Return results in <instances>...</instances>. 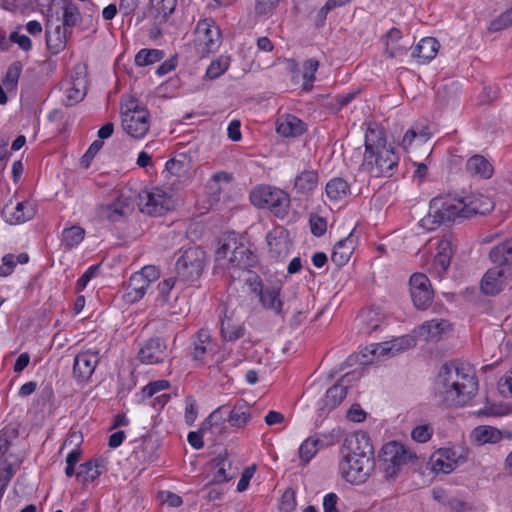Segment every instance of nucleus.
I'll list each match as a JSON object with an SVG mask.
<instances>
[{"mask_svg": "<svg viewBox=\"0 0 512 512\" xmlns=\"http://www.w3.org/2000/svg\"><path fill=\"white\" fill-rule=\"evenodd\" d=\"M478 391L475 370L469 365L452 361L440 368L435 380V393L447 406H464Z\"/></svg>", "mask_w": 512, "mask_h": 512, "instance_id": "obj_1", "label": "nucleus"}, {"mask_svg": "<svg viewBox=\"0 0 512 512\" xmlns=\"http://www.w3.org/2000/svg\"><path fill=\"white\" fill-rule=\"evenodd\" d=\"M365 152L362 166L374 177H391L399 162V156L391 145H387L383 128L369 124L365 132Z\"/></svg>", "mask_w": 512, "mask_h": 512, "instance_id": "obj_2", "label": "nucleus"}, {"mask_svg": "<svg viewBox=\"0 0 512 512\" xmlns=\"http://www.w3.org/2000/svg\"><path fill=\"white\" fill-rule=\"evenodd\" d=\"M462 198L447 194L434 197L430 201L428 214L421 219L420 226L434 230L439 225L463 219Z\"/></svg>", "mask_w": 512, "mask_h": 512, "instance_id": "obj_3", "label": "nucleus"}, {"mask_svg": "<svg viewBox=\"0 0 512 512\" xmlns=\"http://www.w3.org/2000/svg\"><path fill=\"white\" fill-rule=\"evenodd\" d=\"M416 459L413 452L396 441L383 445L378 455L379 468L387 480L395 479L404 465Z\"/></svg>", "mask_w": 512, "mask_h": 512, "instance_id": "obj_4", "label": "nucleus"}, {"mask_svg": "<svg viewBox=\"0 0 512 512\" xmlns=\"http://www.w3.org/2000/svg\"><path fill=\"white\" fill-rule=\"evenodd\" d=\"M221 44V32L211 18L200 20L194 31L191 48L194 50L195 60H201L208 54L215 52Z\"/></svg>", "mask_w": 512, "mask_h": 512, "instance_id": "obj_5", "label": "nucleus"}, {"mask_svg": "<svg viewBox=\"0 0 512 512\" xmlns=\"http://www.w3.org/2000/svg\"><path fill=\"white\" fill-rule=\"evenodd\" d=\"M250 199L253 205L269 209L277 218L283 219L288 215L290 197L279 188L259 186L251 192Z\"/></svg>", "mask_w": 512, "mask_h": 512, "instance_id": "obj_6", "label": "nucleus"}, {"mask_svg": "<svg viewBox=\"0 0 512 512\" xmlns=\"http://www.w3.org/2000/svg\"><path fill=\"white\" fill-rule=\"evenodd\" d=\"M375 468L374 457L343 455L340 462L342 476L350 483H364Z\"/></svg>", "mask_w": 512, "mask_h": 512, "instance_id": "obj_7", "label": "nucleus"}, {"mask_svg": "<svg viewBox=\"0 0 512 512\" xmlns=\"http://www.w3.org/2000/svg\"><path fill=\"white\" fill-rule=\"evenodd\" d=\"M205 252L200 247H190L182 252L176 261V273L185 281L195 280L202 274Z\"/></svg>", "mask_w": 512, "mask_h": 512, "instance_id": "obj_8", "label": "nucleus"}, {"mask_svg": "<svg viewBox=\"0 0 512 512\" xmlns=\"http://www.w3.org/2000/svg\"><path fill=\"white\" fill-rule=\"evenodd\" d=\"M140 210L151 216H161L174 206L172 197L160 188L140 194Z\"/></svg>", "mask_w": 512, "mask_h": 512, "instance_id": "obj_9", "label": "nucleus"}, {"mask_svg": "<svg viewBox=\"0 0 512 512\" xmlns=\"http://www.w3.org/2000/svg\"><path fill=\"white\" fill-rule=\"evenodd\" d=\"M87 74V66H74L69 79L63 82L65 89L63 102L66 106H73L85 97L88 84Z\"/></svg>", "mask_w": 512, "mask_h": 512, "instance_id": "obj_10", "label": "nucleus"}, {"mask_svg": "<svg viewBox=\"0 0 512 512\" xmlns=\"http://www.w3.org/2000/svg\"><path fill=\"white\" fill-rule=\"evenodd\" d=\"M409 285L414 306L419 310L427 309L433 300V290L428 277L423 273H414L410 277Z\"/></svg>", "mask_w": 512, "mask_h": 512, "instance_id": "obj_11", "label": "nucleus"}, {"mask_svg": "<svg viewBox=\"0 0 512 512\" xmlns=\"http://www.w3.org/2000/svg\"><path fill=\"white\" fill-rule=\"evenodd\" d=\"M510 276V267L496 265L484 274L481 280V290L486 295H496L507 286Z\"/></svg>", "mask_w": 512, "mask_h": 512, "instance_id": "obj_12", "label": "nucleus"}, {"mask_svg": "<svg viewBox=\"0 0 512 512\" xmlns=\"http://www.w3.org/2000/svg\"><path fill=\"white\" fill-rule=\"evenodd\" d=\"M149 116L146 109H140L138 114L123 113L122 128L129 136L140 139L149 131Z\"/></svg>", "mask_w": 512, "mask_h": 512, "instance_id": "obj_13", "label": "nucleus"}, {"mask_svg": "<svg viewBox=\"0 0 512 512\" xmlns=\"http://www.w3.org/2000/svg\"><path fill=\"white\" fill-rule=\"evenodd\" d=\"M167 357V344L161 337H151L138 352V359L143 364L161 363Z\"/></svg>", "mask_w": 512, "mask_h": 512, "instance_id": "obj_14", "label": "nucleus"}, {"mask_svg": "<svg viewBox=\"0 0 512 512\" xmlns=\"http://www.w3.org/2000/svg\"><path fill=\"white\" fill-rule=\"evenodd\" d=\"M35 208L29 201H9L2 209V215L10 224H21L31 220L35 215Z\"/></svg>", "mask_w": 512, "mask_h": 512, "instance_id": "obj_15", "label": "nucleus"}, {"mask_svg": "<svg viewBox=\"0 0 512 512\" xmlns=\"http://www.w3.org/2000/svg\"><path fill=\"white\" fill-rule=\"evenodd\" d=\"M462 206L463 208V219H470L476 215H485L489 213L493 207V201L482 194H471L465 197H462Z\"/></svg>", "mask_w": 512, "mask_h": 512, "instance_id": "obj_16", "label": "nucleus"}, {"mask_svg": "<svg viewBox=\"0 0 512 512\" xmlns=\"http://www.w3.org/2000/svg\"><path fill=\"white\" fill-rule=\"evenodd\" d=\"M99 362L98 352L86 351L76 355L73 365V376L78 381H86L93 374Z\"/></svg>", "mask_w": 512, "mask_h": 512, "instance_id": "obj_17", "label": "nucleus"}, {"mask_svg": "<svg viewBox=\"0 0 512 512\" xmlns=\"http://www.w3.org/2000/svg\"><path fill=\"white\" fill-rule=\"evenodd\" d=\"M342 453L343 455L374 457V449L370 442V437L363 431L356 432L345 439V447Z\"/></svg>", "mask_w": 512, "mask_h": 512, "instance_id": "obj_18", "label": "nucleus"}, {"mask_svg": "<svg viewBox=\"0 0 512 512\" xmlns=\"http://www.w3.org/2000/svg\"><path fill=\"white\" fill-rule=\"evenodd\" d=\"M414 344V339L412 337L402 336L391 341L376 344L371 350V354L377 359L385 356H395L398 353L414 346Z\"/></svg>", "mask_w": 512, "mask_h": 512, "instance_id": "obj_19", "label": "nucleus"}, {"mask_svg": "<svg viewBox=\"0 0 512 512\" xmlns=\"http://www.w3.org/2000/svg\"><path fill=\"white\" fill-rule=\"evenodd\" d=\"M258 286L259 289L255 287L254 291L257 292L262 306L281 315L283 313V302L280 299V287L275 285H263L262 283H258Z\"/></svg>", "mask_w": 512, "mask_h": 512, "instance_id": "obj_20", "label": "nucleus"}, {"mask_svg": "<svg viewBox=\"0 0 512 512\" xmlns=\"http://www.w3.org/2000/svg\"><path fill=\"white\" fill-rule=\"evenodd\" d=\"M402 38V32L396 27L388 30L382 37L384 53L388 59L400 60V57L406 54L407 45L401 42Z\"/></svg>", "mask_w": 512, "mask_h": 512, "instance_id": "obj_21", "label": "nucleus"}, {"mask_svg": "<svg viewBox=\"0 0 512 512\" xmlns=\"http://www.w3.org/2000/svg\"><path fill=\"white\" fill-rule=\"evenodd\" d=\"M132 212L128 198L118 197L114 202L102 205L99 208V216L111 222L121 221Z\"/></svg>", "mask_w": 512, "mask_h": 512, "instance_id": "obj_22", "label": "nucleus"}, {"mask_svg": "<svg viewBox=\"0 0 512 512\" xmlns=\"http://www.w3.org/2000/svg\"><path fill=\"white\" fill-rule=\"evenodd\" d=\"M211 465L213 466L214 472L211 484H220L230 481L236 476V469L232 467V462L228 459L227 453H221L215 457Z\"/></svg>", "mask_w": 512, "mask_h": 512, "instance_id": "obj_23", "label": "nucleus"}, {"mask_svg": "<svg viewBox=\"0 0 512 512\" xmlns=\"http://www.w3.org/2000/svg\"><path fill=\"white\" fill-rule=\"evenodd\" d=\"M231 247L234 248V253L229 257L228 263L225 267L247 269L253 264V253L243 243L233 242L231 245L226 244L225 249L229 250Z\"/></svg>", "mask_w": 512, "mask_h": 512, "instance_id": "obj_24", "label": "nucleus"}, {"mask_svg": "<svg viewBox=\"0 0 512 512\" xmlns=\"http://www.w3.org/2000/svg\"><path fill=\"white\" fill-rule=\"evenodd\" d=\"M266 239L272 258L282 259L289 254L291 243L288 240L286 232L277 230L271 231L267 234Z\"/></svg>", "mask_w": 512, "mask_h": 512, "instance_id": "obj_25", "label": "nucleus"}, {"mask_svg": "<svg viewBox=\"0 0 512 512\" xmlns=\"http://www.w3.org/2000/svg\"><path fill=\"white\" fill-rule=\"evenodd\" d=\"M456 466V452L450 448H440L431 458V469L436 473L448 474Z\"/></svg>", "mask_w": 512, "mask_h": 512, "instance_id": "obj_26", "label": "nucleus"}, {"mask_svg": "<svg viewBox=\"0 0 512 512\" xmlns=\"http://www.w3.org/2000/svg\"><path fill=\"white\" fill-rule=\"evenodd\" d=\"M439 48L440 44L436 38L424 37L415 46L412 57L423 62H430L436 57Z\"/></svg>", "mask_w": 512, "mask_h": 512, "instance_id": "obj_27", "label": "nucleus"}, {"mask_svg": "<svg viewBox=\"0 0 512 512\" xmlns=\"http://www.w3.org/2000/svg\"><path fill=\"white\" fill-rule=\"evenodd\" d=\"M355 248L354 240L352 239V233H350L346 238L338 241L333 248L331 254V260L337 266L341 267L345 265Z\"/></svg>", "mask_w": 512, "mask_h": 512, "instance_id": "obj_28", "label": "nucleus"}, {"mask_svg": "<svg viewBox=\"0 0 512 512\" xmlns=\"http://www.w3.org/2000/svg\"><path fill=\"white\" fill-rule=\"evenodd\" d=\"M489 258L495 265L510 267L512 265V237L491 248Z\"/></svg>", "mask_w": 512, "mask_h": 512, "instance_id": "obj_29", "label": "nucleus"}, {"mask_svg": "<svg viewBox=\"0 0 512 512\" xmlns=\"http://www.w3.org/2000/svg\"><path fill=\"white\" fill-rule=\"evenodd\" d=\"M220 331L222 337L227 341H236L245 334L244 327L232 319V315H227V309H224V316L220 318Z\"/></svg>", "mask_w": 512, "mask_h": 512, "instance_id": "obj_30", "label": "nucleus"}, {"mask_svg": "<svg viewBox=\"0 0 512 512\" xmlns=\"http://www.w3.org/2000/svg\"><path fill=\"white\" fill-rule=\"evenodd\" d=\"M68 31L64 26L57 25L53 30H46V45L52 54L62 51L67 42Z\"/></svg>", "mask_w": 512, "mask_h": 512, "instance_id": "obj_31", "label": "nucleus"}, {"mask_svg": "<svg viewBox=\"0 0 512 512\" xmlns=\"http://www.w3.org/2000/svg\"><path fill=\"white\" fill-rule=\"evenodd\" d=\"M432 134L428 124L415 123L405 132L401 145L404 149H408L414 140L425 143L431 138Z\"/></svg>", "mask_w": 512, "mask_h": 512, "instance_id": "obj_32", "label": "nucleus"}, {"mask_svg": "<svg viewBox=\"0 0 512 512\" xmlns=\"http://www.w3.org/2000/svg\"><path fill=\"white\" fill-rule=\"evenodd\" d=\"M303 68L304 69H300V66H291V79L295 84L302 83L303 90L310 91L313 87L312 83L315 79V72L318 66H304Z\"/></svg>", "mask_w": 512, "mask_h": 512, "instance_id": "obj_33", "label": "nucleus"}, {"mask_svg": "<svg viewBox=\"0 0 512 512\" xmlns=\"http://www.w3.org/2000/svg\"><path fill=\"white\" fill-rule=\"evenodd\" d=\"M466 169L473 175L489 179L493 175V167L489 161L482 155H474L466 162Z\"/></svg>", "mask_w": 512, "mask_h": 512, "instance_id": "obj_34", "label": "nucleus"}, {"mask_svg": "<svg viewBox=\"0 0 512 512\" xmlns=\"http://www.w3.org/2000/svg\"><path fill=\"white\" fill-rule=\"evenodd\" d=\"M227 422L226 406H220L215 409L209 417L202 423V430L211 431L213 434H221L224 424Z\"/></svg>", "mask_w": 512, "mask_h": 512, "instance_id": "obj_35", "label": "nucleus"}, {"mask_svg": "<svg viewBox=\"0 0 512 512\" xmlns=\"http://www.w3.org/2000/svg\"><path fill=\"white\" fill-rule=\"evenodd\" d=\"M190 166V157L184 153H180L166 162L165 169L170 175L181 178L186 176Z\"/></svg>", "mask_w": 512, "mask_h": 512, "instance_id": "obj_36", "label": "nucleus"}, {"mask_svg": "<svg viewBox=\"0 0 512 512\" xmlns=\"http://www.w3.org/2000/svg\"><path fill=\"white\" fill-rule=\"evenodd\" d=\"M450 328L451 324L449 321L433 319L424 322L420 327V331L422 335L426 334L427 339H440Z\"/></svg>", "mask_w": 512, "mask_h": 512, "instance_id": "obj_37", "label": "nucleus"}, {"mask_svg": "<svg viewBox=\"0 0 512 512\" xmlns=\"http://www.w3.org/2000/svg\"><path fill=\"white\" fill-rule=\"evenodd\" d=\"M318 183V173L314 170H305L296 176L294 188L298 193L306 194L313 191Z\"/></svg>", "mask_w": 512, "mask_h": 512, "instance_id": "obj_38", "label": "nucleus"}, {"mask_svg": "<svg viewBox=\"0 0 512 512\" xmlns=\"http://www.w3.org/2000/svg\"><path fill=\"white\" fill-rule=\"evenodd\" d=\"M276 131L284 137H296L305 131L304 123L295 116H288L277 124Z\"/></svg>", "mask_w": 512, "mask_h": 512, "instance_id": "obj_39", "label": "nucleus"}, {"mask_svg": "<svg viewBox=\"0 0 512 512\" xmlns=\"http://www.w3.org/2000/svg\"><path fill=\"white\" fill-rule=\"evenodd\" d=\"M472 436L480 445L486 443L494 444L502 439L501 431L492 426H478L473 430Z\"/></svg>", "mask_w": 512, "mask_h": 512, "instance_id": "obj_40", "label": "nucleus"}, {"mask_svg": "<svg viewBox=\"0 0 512 512\" xmlns=\"http://www.w3.org/2000/svg\"><path fill=\"white\" fill-rule=\"evenodd\" d=\"M150 284L138 272L132 274L129 279L127 296L130 301L140 300L146 293V289Z\"/></svg>", "mask_w": 512, "mask_h": 512, "instance_id": "obj_41", "label": "nucleus"}, {"mask_svg": "<svg viewBox=\"0 0 512 512\" xmlns=\"http://www.w3.org/2000/svg\"><path fill=\"white\" fill-rule=\"evenodd\" d=\"M250 408L246 404H236L227 411V422L232 427H243L250 419Z\"/></svg>", "mask_w": 512, "mask_h": 512, "instance_id": "obj_42", "label": "nucleus"}, {"mask_svg": "<svg viewBox=\"0 0 512 512\" xmlns=\"http://www.w3.org/2000/svg\"><path fill=\"white\" fill-rule=\"evenodd\" d=\"M233 242H238L235 233L225 235L219 240V247L215 252V261L219 266H226L229 257L232 256V253H234V248L232 247L229 248V250L225 249L226 244L231 245Z\"/></svg>", "mask_w": 512, "mask_h": 512, "instance_id": "obj_43", "label": "nucleus"}, {"mask_svg": "<svg viewBox=\"0 0 512 512\" xmlns=\"http://www.w3.org/2000/svg\"><path fill=\"white\" fill-rule=\"evenodd\" d=\"M347 395V387L342 383H338L330 387L323 399L324 406L328 409H333L338 406Z\"/></svg>", "mask_w": 512, "mask_h": 512, "instance_id": "obj_44", "label": "nucleus"}, {"mask_svg": "<svg viewBox=\"0 0 512 512\" xmlns=\"http://www.w3.org/2000/svg\"><path fill=\"white\" fill-rule=\"evenodd\" d=\"M348 193L349 185L343 178H333L326 184V194L331 200H341Z\"/></svg>", "mask_w": 512, "mask_h": 512, "instance_id": "obj_45", "label": "nucleus"}, {"mask_svg": "<svg viewBox=\"0 0 512 512\" xmlns=\"http://www.w3.org/2000/svg\"><path fill=\"white\" fill-rule=\"evenodd\" d=\"M359 319L366 333L376 331L379 328L382 321L378 309L374 308H370L361 312V314L359 315Z\"/></svg>", "mask_w": 512, "mask_h": 512, "instance_id": "obj_46", "label": "nucleus"}, {"mask_svg": "<svg viewBox=\"0 0 512 512\" xmlns=\"http://www.w3.org/2000/svg\"><path fill=\"white\" fill-rule=\"evenodd\" d=\"M101 466L102 463L98 460L87 461L79 466L77 477L83 478L84 482H92L101 475Z\"/></svg>", "mask_w": 512, "mask_h": 512, "instance_id": "obj_47", "label": "nucleus"}, {"mask_svg": "<svg viewBox=\"0 0 512 512\" xmlns=\"http://www.w3.org/2000/svg\"><path fill=\"white\" fill-rule=\"evenodd\" d=\"M176 0H150L151 10L155 13V18L166 21L176 7Z\"/></svg>", "mask_w": 512, "mask_h": 512, "instance_id": "obj_48", "label": "nucleus"}, {"mask_svg": "<svg viewBox=\"0 0 512 512\" xmlns=\"http://www.w3.org/2000/svg\"><path fill=\"white\" fill-rule=\"evenodd\" d=\"M85 236V230L79 226L66 228L62 232V242L65 248L71 249L81 243Z\"/></svg>", "mask_w": 512, "mask_h": 512, "instance_id": "obj_49", "label": "nucleus"}, {"mask_svg": "<svg viewBox=\"0 0 512 512\" xmlns=\"http://www.w3.org/2000/svg\"><path fill=\"white\" fill-rule=\"evenodd\" d=\"M165 57V52L160 49H141L135 55L134 64H155L162 62Z\"/></svg>", "mask_w": 512, "mask_h": 512, "instance_id": "obj_50", "label": "nucleus"}, {"mask_svg": "<svg viewBox=\"0 0 512 512\" xmlns=\"http://www.w3.org/2000/svg\"><path fill=\"white\" fill-rule=\"evenodd\" d=\"M82 20L81 13L76 4L68 1L63 6V24L66 29L67 27H74Z\"/></svg>", "mask_w": 512, "mask_h": 512, "instance_id": "obj_51", "label": "nucleus"}, {"mask_svg": "<svg viewBox=\"0 0 512 512\" xmlns=\"http://www.w3.org/2000/svg\"><path fill=\"white\" fill-rule=\"evenodd\" d=\"M512 26V7L493 19L488 26L489 32H498Z\"/></svg>", "mask_w": 512, "mask_h": 512, "instance_id": "obj_52", "label": "nucleus"}, {"mask_svg": "<svg viewBox=\"0 0 512 512\" xmlns=\"http://www.w3.org/2000/svg\"><path fill=\"white\" fill-rule=\"evenodd\" d=\"M318 439L308 438L299 448V457L304 463H308L318 451Z\"/></svg>", "mask_w": 512, "mask_h": 512, "instance_id": "obj_53", "label": "nucleus"}, {"mask_svg": "<svg viewBox=\"0 0 512 512\" xmlns=\"http://www.w3.org/2000/svg\"><path fill=\"white\" fill-rule=\"evenodd\" d=\"M21 74V66H9L5 77L3 78V86L8 90H13L17 87L18 79Z\"/></svg>", "mask_w": 512, "mask_h": 512, "instance_id": "obj_54", "label": "nucleus"}, {"mask_svg": "<svg viewBox=\"0 0 512 512\" xmlns=\"http://www.w3.org/2000/svg\"><path fill=\"white\" fill-rule=\"evenodd\" d=\"M433 435V427L429 424L416 426L411 431V437L418 443H425L431 439Z\"/></svg>", "mask_w": 512, "mask_h": 512, "instance_id": "obj_55", "label": "nucleus"}, {"mask_svg": "<svg viewBox=\"0 0 512 512\" xmlns=\"http://www.w3.org/2000/svg\"><path fill=\"white\" fill-rule=\"evenodd\" d=\"M169 387V382L167 380H157L149 383L142 389V394L146 398H150L156 393L165 390Z\"/></svg>", "mask_w": 512, "mask_h": 512, "instance_id": "obj_56", "label": "nucleus"}, {"mask_svg": "<svg viewBox=\"0 0 512 512\" xmlns=\"http://www.w3.org/2000/svg\"><path fill=\"white\" fill-rule=\"evenodd\" d=\"M9 448V442L6 438L0 436V473L13 472L12 466L7 462L6 453Z\"/></svg>", "mask_w": 512, "mask_h": 512, "instance_id": "obj_57", "label": "nucleus"}, {"mask_svg": "<svg viewBox=\"0 0 512 512\" xmlns=\"http://www.w3.org/2000/svg\"><path fill=\"white\" fill-rule=\"evenodd\" d=\"M197 404L193 397L188 396L185 399V421L191 425L197 418Z\"/></svg>", "mask_w": 512, "mask_h": 512, "instance_id": "obj_58", "label": "nucleus"}, {"mask_svg": "<svg viewBox=\"0 0 512 512\" xmlns=\"http://www.w3.org/2000/svg\"><path fill=\"white\" fill-rule=\"evenodd\" d=\"M311 233L316 236H322L327 229V222L324 218L319 216H312L309 220Z\"/></svg>", "mask_w": 512, "mask_h": 512, "instance_id": "obj_59", "label": "nucleus"}, {"mask_svg": "<svg viewBox=\"0 0 512 512\" xmlns=\"http://www.w3.org/2000/svg\"><path fill=\"white\" fill-rule=\"evenodd\" d=\"M451 257L445 254H436L433 261V267L439 276L443 275L449 268Z\"/></svg>", "mask_w": 512, "mask_h": 512, "instance_id": "obj_60", "label": "nucleus"}, {"mask_svg": "<svg viewBox=\"0 0 512 512\" xmlns=\"http://www.w3.org/2000/svg\"><path fill=\"white\" fill-rule=\"evenodd\" d=\"M280 0H256L255 10L260 15H269L276 8Z\"/></svg>", "mask_w": 512, "mask_h": 512, "instance_id": "obj_61", "label": "nucleus"}, {"mask_svg": "<svg viewBox=\"0 0 512 512\" xmlns=\"http://www.w3.org/2000/svg\"><path fill=\"white\" fill-rule=\"evenodd\" d=\"M295 507H296V501H295L294 492H292V491L284 492V494L281 497L279 509L282 512H291L295 509Z\"/></svg>", "mask_w": 512, "mask_h": 512, "instance_id": "obj_62", "label": "nucleus"}, {"mask_svg": "<svg viewBox=\"0 0 512 512\" xmlns=\"http://www.w3.org/2000/svg\"><path fill=\"white\" fill-rule=\"evenodd\" d=\"M9 41L17 44L24 51H27L31 48L30 38L24 34H21L19 31L10 33Z\"/></svg>", "mask_w": 512, "mask_h": 512, "instance_id": "obj_63", "label": "nucleus"}, {"mask_svg": "<svg viewBox=\"0 0 512 512\" xmlns=\"http://www.w3.org/2000/svg\"><path fill=\"white\" fill-rule=\"evenodd\" d=\"M175 282H176L175 278L170 277V278L163 280L162 282H160L158 284L157 289L159 292V299L162 302L167 301V297H168L170 291L172 290V288L174 287Z\"/></svg>", "mask_w": 512, "mask_h": 512, "instance_id": "obj_64", "label": "nucleus"}]
</instances>
